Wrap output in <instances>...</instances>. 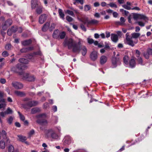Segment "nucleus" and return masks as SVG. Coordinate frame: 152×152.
Returning a JSON list of instances; mask_svg holds the SVG:
<instances>
[{
    "instance_id": "obj_58",
    "label": "nucleus",
    "mask_w": 152,
    "mask_h": 152,
    "mask_svg": "<svg viewBox=\"0 0 152 152\" xmlns=\"http://www.w3.org/2000/svg\"><path fill=\"white\" fill-rule=\"evenodd\" d=\"M6 114H7V113H6V112L5 111V112H1L0 113L2 117H4V116L6 115Z\"/></svg>"
},
{
    "instance_id": "obj_3",
    "label": "nucleus",
    "mask_w": 152,
    "mask_h": 152,
    "mask_svg": "<svg viewBox=\"0 0 152 152\" xmlns=\"http://www.w3.org/2000/svg\"><path fill=\"white\" fill-rule=\"evenodd\" d=\"M79 20L85 24H86L88 26L89 25H95L97 24L99 21L95 19H92L91 20H88V18H82L81 19H80Z\"/></svg>"
},
{
    "instance_id": "obj_45",
    "label": "nucleus",
    "mask_w": 152,
    "mask_h": 152,
    "mask_svg": "<svg viewBox=\"0 0 152 152\" xmlns=\"http://www.w3.org/2000/svg\"><path fill=\"white\" fill-rule=\"evenodd\" d=\"M139 25L143 27L145 26V24L142 21H137L136 22Z\"/></svg>"
},
{
    "instance_id": "obj_26",
    "label": "nucleus",
    "mask_w": 152,
    "mask_h": 152,
    "mask_svg": "<svg viewBox=\"0 0 152 152\" xmlns=\"http://www.w3.org/2000/svg\"><path fill=\"white\" fill-rule=\"evenodd\" d=\"M129 59V57L126 56H125L123 58L124 62L125 65L127 66H128L129 65V62L128 61Z\"/></svg>"
},
{
    "instance_id": "obj_11",
    "label": "nucleus",
    "mask_w": 152,
    "mask_h": 152,
    "mask_svg": "<svg viewBox=\"0 0 152 152\" xmlns=\"http://www.w3.org/2000/svg\"><path fill=\"white\" fill-rule=\"evenodd\" d=\"M12 23V20L10 19H9L6 21L5 23L2 26V27L4 30H5L7 28V27L10 26Z\"/></svg>"
},
{
    "instance_id": "obj_2",
    "label": "nucleus",
    "mask_w": 152,
    "mask_h": 152,
    "mask_svg": "<svg viewBox=\"0 0 152 152\" xmlns=\"http://www.w3.org/2000/svg\"><path fill=\"white\" fill-rule=\"evenodd\" d=\"M45 135L47 137L51 138L52 140H57L58 137L57 134L52 129L47 130Z\"/></svg>"
},
{
    "instance_id": "obj_30",
    "label": "nucleus",
    "mask_w": 152,
    "mask_h": 152,
    "mask_svg": "<svg viewBox=\"0 0 152 152\" xmlns=\"http://www.w3.org/2000/svg\"><path fill=\"white\" fill-rule=\"evenodd\" d=\"M20 74L22 75L24 79H27L29 77V74L27 73L21 72Z\"/></svg>"
},
{
    "instance_id": "obj_14",
    "label": "nucleus",
    "mask_w": 152,
    "mask_h": 152,
    "mask_svg": "<svg viewBox=\"0 0 152 152\" xmlns=\"http://www.w3.org/2000/svg\"><path fill=\"white\" fill-rule=\"evenodd\" d=\"M91 59L93 61H95L98 58L97 52L96 51H93L91 53L90 56Z\"/></svg>"
},
{
    "instance_id": "obj_36",
    "label": "nucleus",
    "mask_w": 152,
    "mask_h": 152,
    "mask_svg": "<svg viewBox=\"0 0 152 152\" xmlns=\"http://www.w3.org/2000/svg\"><path fill=\"white\" fill-rule=\"evenodd\" d=\"M40 111V109L38 108H33L31 110V113L32 114H34L36 113L39 112Z\"/></svg>"
},
{
    "instance_id": "obj_24",
    "label": "nucleus",
    "mask_w": 152,
    "mask_h": 152,
    "mask_svg": "<svg viewBox=\"0 0 152 152\" xmlns=\"http://www.w3.org/2000/svg\"><path fill=\"white\" fill-rule=\"evenodd\" d=\"M33 47H29L27 48H24L20 50L21 52L26 53L29 51L32 50H33Z\"/></svg>"
},
{
    "instance_id": "obj_15",
    "label": "nucleus",
    "mask_w": 152,
    "mask_h": 152,
    "mask_svg": "<svg viewBox=\"0 0 152 152\" xmlns=\"http://www.w3.org/2000/svg\"><path fill=\"white\" fill-rule=\"evenodd\" d=\"M136 65L135 60L133 59H131L129 62L128 66L130 68H134Z\"/></svg>"
},
{
    "instance_id": "obj_47",
    "label": "nucleus",
    "mask_w": 152,
    "mask_h": 152,
    "mask_svg": "<svg viewBox=\"0 0 152 152\" xmlns=\"http://www.w3.org/2000/svg\"><path fill=\"white\" fill-rule=\"evenodd\" d=\"M13 120V118L12 116H10L7 120V121L8 123L10 124H12V121Z\"/></svg>"
},
{
    "instance_id": "obj_46",
    "label": "nucleus",
    "mask_w": 152,
    "mask_h": 152,
    "mask_svg": "<svg viewBox=\"0 0 152 152\" xmlns=\"http://www.w3.org/2000/svg\"><path fill=\"white\" fill-rule=\"evenodd\" d=\"M122 7L124 8L127 10H129L131 9V7L126 4L123 5H122Z\"/></svg>"
},
{
    "instance_id": "obj_29",
    "label": "nucleus",
    "mask_w": 152,
    "mask_h": 152,
    "mask_svg": "<svg viewBox=\"0 0 152 152\" xmlns=\"http://www.w3.org/2000/svg\"><path fill=\"white\" fill-rule=\"evenodd\" d=\"M42 7L41 5L37 7L36 12L37 13L39 14H41L42 11Z\"/></svg>"
},
{
    "instance_id": "obj_18",
    "label": "nucleus",
    "mask_w": 152,
    "mask_h": 152,
    "mask_svg": "<svg viewBox=\"0 0 152 152\" xmlns=\"http://www.w3.org/2000/svg\"><path fill=\"white\" fill-rule=\"evenodd\" d=\"M111 39L112 41L114 42H116L118 40L117 35L114 34H111Z\"/></svg>"
},
{
    "instance_id": "obj_64",
    "label": "nucleus",
    "mask_w": 152,
    "mask_h": 152,
    "mask_svg": "<svg viewBox=\"0 0 152 152\" xmlns=\"http://www.w3.org/2000/svg\"><path fill=\"white\" fill-rule=\"evenodd\" d=\"M100 5L99 3L98 2H96L94 3V6L95 7H98Z\"/></svg>"
},
{
    "instance_id": "obj_41",
    "label": "nucleus",
    "mask_w": 152,
    "mask_h": 152,
    "mask_svg": "<svg viewBox=\"0 0 152 152\" xmlns=\"http://www.w3.org/2000/svg\"><path fill=\"white\" fill-rule=\"evenodd\" d=\"M5 112L7 114H11L13 113L12 110L10 107L8 108Z\"/></svg>"
},
{
    "instance_id": "obj_55",
    "label": "nucleus",
    "mask_w": 152,
    "mask_h": 152,
    "mask_svg": "<svg viewBox=\"0 0 152 152\" xmlns=\"http://www.w3.org/2000/svg\"><path fill=\"white\" fill-rule=\"evenodd\" d=\"M80 27L83 30L85 31H86V28L85 27V26L83 24H81Z\"/></svg>"
},
{
    "instance_id": "obj_27",
    "label": "nucleus",
    "mask_w": 152,
    "mask_h": 152,
    "mask_svg": "<svg viewBox=\"0 0 152 152\" xmlns=\"http://www.w3.org/2000/svg\"><path fill=\"white\" fill-rule=\"evenodd\" d=\"M19 61L22 64H27L29 62V61L27 59L23 58H20L19 60Z\"/></svg>"
},
{
    "instance_id": "obj_51",
    "label": "nucleus",
    "mask_w": 152,
    "mask_h": 152,
    "mask_svg": "<svg viewBox=\"0 0 152 152\" xmlns=\"http://www.w3.org/2000/svg\"><path fill=\"white\" fill-rule=\"evenodd\" d=\"M66 20L69 22H71L73 20V18L69 16H67L66 17Z\"/></svg>"
},
{
    "instance_id": "obj_54",
    "label": "nucleus",
    "mask_w": 152,
    "mask_h": 152,
    "mask_svg": "<svg viewBox=\"0 0 152 152\" xmlns=\"http://www.w3.org/2000/svg\"><path fill=\"white\" fill-rule=\"evenodd\" d=\"M120 20L121 21V24H123L125 22V20L124 19V17H121L120 18Z\"/></svg>"
},
{
    "instance_id": "obj_20",
    "label": "nucleus",
    "mask_w": 152,
    "mask_h": 152,
    "mask_svg": "<svg viewBox=\"0 0 152 152\" xmlns=\"http://www.w3.org/2000/svg\"><path fill=\"white\" fill-rule=\"evenodd\" d=\"M50 26L49 23H46L43 26L42 28V30L43 31L45 32L47 31Z\"/></svg>"
},
{
    "instance_id": "obj_48",
    "label": "nucleus",
    "mask_w": 152,
    "mask_h": 152,
    "mask_svg": "<svg viewBox=\"0 0 152 152\" xmlns=\"http://www.w3.org/2000/svg\"><path fill=\"white\" fill-rule=\"evenodd\" d=\"M11 47L10 44H8L5 46V49L7 50H9L11 48Z\"/></svg>"
},
{
    "instance_id": "obj_9",
    "label": "nucleus",
    "mask_w": 152,
    "mask_h": 152,
    "mask_svg": "<svg viewBox=\"0 0 152 152\" xmlns=\"http://www.w3.org/2000/svg\"><path fill=\"white\" fill-rule=\"evenodd\" d=\"M143 55L144 57L146 59H148L149 56L152 55V49L148 48L146 52L144 53Z\"/></svg>"
},
{
    "instance_id": "obj_10",
    "label": "nucleus",
    "mask_w": 152,
    "mask_h": 152,
    "mask_svg": "<svg viewBox=\"0 0 152 152\" xmlns=\"http://www.w3.org/2000/svg\"><path fill=\"white\" fill-rule=\"evenodd\" d=\"M42 53L40 51L38 52H34L33 53H31L26 56V58L29 59H32L34 57L35 55H41Z\"/></svg>"
},
{
    "instance_id": "obj_52",
    "label": "nucleus",
    "mask_w": 152,
    "mask_h": 152,
    "mask_svg": "<svg viewBox=\"0 0 152 152\" xmlns=\"http://www.w3.org/2000/svg\"><path fill=\"white\" fill-rule=\"evenodd\" d=\"M88 42L89 44H91L94 42V40L90 38H88L87 39Z\"/></svg>"
},
{
    "instance_id": "obj_28",
    "label": "nucleus",
    "mask_w": 152,
    "mask_h": 152,
    "mask_svg": "<svg viewBox=\"0 0 152 152\" xmlns=\"http://www.w3.org/2000/svg\"><path fill=\"white\" fill-rule=\"evenodd\" d=\"M17 136L19 138V140L22 142H24L27 139L26 137L22 135H18Z\"/></svg>"
},
{
    "instance_id": "obj_23",
    "label": "nucleus",
    "mask_w": 152,
    "mask_h": 152,
    "mask_svg": "<svg viewBox=\"0 0 152 152\" xmlns=\"http://www.w3.org/2000/svg\"><path fill=\"white\" fill-rule=\"evenodd\" d=\"M31 39L25 40L22 42V44L24 46H27L31 44Z\"/></svg>"
},
{
    "instance_id": "obj_4",
    "label": "nucleus",
    "mask_w": 152,
    "mask_h": 152,
    "mask_svg": "<svg viewBox=\"0 0 152 152\" xmlns=\"http://www.w3.org/2000/svg\"><path fill=\"white\" fill-rule=\"evenodd\" d=\"M46 116V115L45 113H43L37 115V118L39 119L37 120V122L41 125H46L47 124V121L46 120L40 119L41 118H45Z\"/></svg>"
},
{
    "instance_id": "obj_59",
    "label": "nucleus",
    "mask_w": 152,
    "mask_h": 152,
    "mask_svg": "<svg viewBox=\"0 0 152 152\" xmlns=\"http://www.w3.org/2000/svg\"><path fill=\"white\" fill-rule=\"evenodd\" d=\"M139 14H136L134 15V18L135 19H138V17L139 16Z\"/></svg>"
},
{
    "instance_id": "obj_5",
    "label": "nucleus",
    "mask_w": 152,
    "mask_h": 152,
    "mask_svg": "<svg viewBox=\"0 0 152 152\" xmlns=\"http://www.w3.org/2000/svg\"><path fill=\"white\" fill-rule=\"evenodd\" d=\"M26 66L22 64H18L15 67H13L12 68V71L13 72L20 73L19 71H21L26 68Z\"/></svg>"
},
{
    "instance_id": "obj_62",
    "label": "nucleus",
    "mask_w": 152,
    "mask_h": 152,
    "mask_svg": "<svg viewBox=\"0 0 152 152\" xmlns=\"http://www.w3.org/2000/svg\"><path fill=\"white\" fill-rule=\"evenodd\" d=\"M94 16L95 17L97 18H99L100 17V15L98 13H96L94 14Z\"/></svg>"
},
{
    "instance_id": "obj_40",
    "label": "nucleus",
    "mask_w": 152,
    "mask_h": 152,
    "mask_svg": "<svg viewBox=\"0 0 152 152\" xmlns=\"http://www.w3.org/2000/svg\"><path fill=\"white\" fill-rule=\"evenodd\" d=\"M91 7L90 5H86L84 6V10L87 11L90 10Z\"/></svg>"
},
{
    "instance_id": "obj_13",
    "label": "nucleus",
    "mask_w": 152,
    "mask_h": 152,
    "mask_svg": "<svg viewBox=\"0 0 152 152\" xmlns=\"http://www.w3.org/2000/svg\"><path fill=\"white\" fill-rule=\"evenodd\" d=\"M17 31V27L12 26L10 28L8 29L7 33L8 35H11L13 33Z\"/></svg>"
},
{
    "instance_id": "obj_1",
    "label": "nucleus",
    "mask_w": 152,
    "mask_h": 152,
    "mask_svg": "<svg viewBox=\"0 0 152 152\" xmlns=\"http://www.w3.org/2000/svg\"><path fill=\"white\" fill-rule=\"evenodd\" d=\"M81 42L80 39L78 42H76L72 38H69L65 39L63 44L65 46H67L69 49H72L74 53H79L81 50L82 55L84 56L87 53V48L85 46L81 45Z\"/></svg>"
},
{
    "instance_id": "obj_61",
    "label": "nucleus",
    "mask_w": 152,
    "mask_h": 152,
    "mask_svg": "<svg viewBox=\"0 0 152 152\" xmlns=\"http://www.w3.org/2000/svg\"><path fill=\"white\" fill-rule=\"evenodd\" d=\"M113 15L114 17L116 18L117 17L118 14L116 12H113Z\"/></svg>"
},
{
    "instance_id": "obj_44",
    "label": "nucleus",
    "mask_w": 152,
    "mask_h": 152,
    "mask_svg": "<svg viewBox=\"0 0 152 152\" xmlns=\"http://www.w3.org/2000/svg\"><path fill=\"white\" fill-rule=\"evenodd\" d=\"M107 5H109L111 7H114L115 8H117V5L113 3H110L109 4H107Z\"/></svg>"
},
{
    "instance_id": "obj_8",
    "label": "nucleus",
    "mask_w": 152,
    "mask_h": 152,
    "mask_svg": "<svg viewBox=\"0 0 152 152\" xmlns=\"http://www.w3.org/2000/svg\"><path fill=\"white\" fill-rule=\"evenodd\" d=\"M39 1L38 0H32L31 1V7L32 9H34L40 5Z\"/></svg>"
},
{
    "instance_id": "obj_38",
    "label": "nucleus",
    "mask_w": 152,
    "mask_h": 152,
    "mask_svg": "<svg viewBox=\"0 0 152 152\" xmlns=\"http://www.w3.org/2000/svg\"><path fill=\"white\" fill-rule=\"evenodd\" d=\"M1 134L3 138L4 139H6L7 138V133L5 131L2 130L1 132Z\"/></svg>"
},
{
    "instance_id": "obj_31",
    "label": "nucleus",
    "mask_w": 152,
    "mask_h": 152,
    "mask_svg": "<svg viewBox=\"0 0 152 152\" xmlns=\"http://www.w3.org/2000/svg\"><path fill=\"white\" fill-rule=\"evenodd\" d=\"M138 19L148 20V19L145 15L142 14H139V15L138 17Z\"/></svg>"
},
{
    "instance_id": "obj_39",
    "label": "nucleus",
    "mask_w": 152,
    "mask_h": 152,
    "mask_svg": "<svg viewBox=\"0 0 152 152\" xmlns=\"http://www.w3.org/2000/svg\"><path fill=\"white\" fill-rule=\"evenodd\" d=\"M35 79V77L34 76H29L27 80L29 81H34Z\"/></svg>"
},
{
    "instance_id": "obj_60",
    "label": "nucleus",
    "mask_w": 152,
    "mask_h": 152,
    "mask_svg": "<svg viewBox=\"0 0 152 152\" xmlns=\"http://www.w3.org/2000/svg\"><path fill=\"white\" fill-rule=\"evenodd\" d=\"M106 35V37L107 38H109L110 36V32L108 31H106L105 33Z\"/></svg>"
},
{
    "instance_id": "obj_25",
    "label": "nucleus",
    "mask_w": 152,
    "mask_h": 152,
    "mask_svg": "<svg viewBox=\"0 0 152 152\" xmlns=\"http://www.w3.org/2000/svg\"><path fill=\"white\" fill-rule=\"evenodd\" d=\"M15 94L16 95L22 97L25 95V93L23 92L20 91H15L14 92Z\"/></svg>"
},
{
    "instance_id": "obj_19",
    "label": "nucleus",
    "mask_w": 152,
    "mask_h": 152,
    "mask_svg": "<svg viewBox=\"0 0 152 152\" xmlns=\"http://www.w3.org/2000/svg\"><path fill=\"white\" fill-rule=\"evenodd\" d=\"M107 60V58L106 56H102L100 58V63L103 64L105 63Z\"/></svg>"
},
{
    "instance_id": "obj_50",
    "label": "nucleus",
    "mask_w": 152,
    "mask_h": 152,
    "mask_svg": "<svg viewBox=\"0 0 152 152\" xmlns=\"http://www.w3.org/2000/svg\"><path fill=\"white\" fill-rule=\"evenodd\" d=\"M56 25L54 23H52L50 27L49 28V30L50 31H52L55 27Z\"/></svg>"
},
{
    "instance_id": "obj_34",
    "label": "nucleus",
    "mask_w": 152,
    "mask_h": 152,
    "mask_svg": "<svg viewBox=\"0 0 152 152\" xmlns=\"http://www.w3.org/2000/svg\"><path fill=\"white\" fill-rule=\"evenodd\" d=\"M66 35V33L64 31H60V35L59 38L61 39H64Z\"/></svg>"
},
{
    "instance_id": "obj_37",
    "label": "nucleus",
    "mask_w": 152,
    "mask_h": 152,
    "mask_svg": "<svg viewBox=\"0 0 152 152\" xmlns=\"http://www.w3.org/2000/svg\"><path fill=\"white\" fill-rule=\"evenodd\" d=\"M0 147L1 149H4L5 147V143L3 140L0 141Z\"/></svg>"
},
{
    "instance_id": "obj_6",
    "label": "nucleus",
    "mask_w": 152,
    "mask_h": 152,
    "mask_svg": "<svg viewBox=\"0 0 152 152\" xmlns=\"http://www.w3.org/2000/svg\"><path fill=\"white\" fill-rule=\"evenodd\" d=\"M111 67L114 68L118 65H119L121 63V61L119 57H113L111 60Z\"/></svg>"
},
{
    "instance_id": "obj_35",
    "label": "nucleus",
    "mask_w": 152,
    "mask_h": 152,
    "mask_svg": "<svg viewBox=\"0 0 152 152\" xmlns=\"http://www.w3.org/2000/svg\"><path fill=\"white\" fill-rule=\"evenodd\" d=\"M138 58L137 59V62L138 64L141 65H143L145 64V63L143 62L142 59L140 57H138Z\"/></svg>"
},
{
    "instance_id": "obj_49",
    "label": "nucleus",
    "mask_w": 152,
    "mask_h": 152,
    "mask_svg": "<svg viewBox=\"0 0 152 152\" xmlns=\"http://www.w3.org/2000/svg\"><path fill=\"white\" fill-rule=\"evenodd\" d=\"M2 56L4 57H6L9 55L7 51H4L2 53Z\"/></svg>"
},
{
    "instance_id": "obj_42",
    "label": "nucleus",
    "mask_w": 152,
    "mask_h": 152,
    "mask_svg": "<svg viewBox=\"0 0 152 152\" xmlns=\"http://www.w3.org/2000/svg\"><path fill=\"white\" fill-rule=\"evenodd\" d=\"M66 12L69 15H70L73 17L75 16V15L72 11H70L69 10H67L66 11Z\"/></svg>"
},
{
    "instance_id": "obj_22",
    "label": "nucleus",
    "mask_w": 152,
    "mask_h": 152,
    "mask_svg": "<svg viewBox=\"0 0 152 152\" xmlns=\"http://www.w3.org/2000/svg\"><path fill=\"white\" fill-rule=\"evenodd\" d=\"M8 152H19L18 150L14 149V148L12 145H10L8 147Z\"/></svg>"
},
{
    "instance_id": "obj_32",
    "label": "nucleus",
    "mask_w": 152,
    "mask_h": 152,
    "mask_svg": "<svg viewBox=\"0 0 152 152\" xmlns=\"http://www.w3.org/2000/svg\"><path fill=\"white\" fill-rule=\"evenodd\" d=\"M58 12L60 18L64 20V15L62 11V10L60 9H59Z\"/></svg>"
},
{
    "instance_id": "obj_33",
    "label": "nucleus",
    "mask_w": 152,
    "mask_h": 152,
    "mask_svg": "<svg viewBox=\"0 0 152 152\" xmlns=\"http://www.w3.org/2000/svg\"><path fill=\"white\" fill-rule=\"evenodd\" d=\"M131 35L132 38L136 39L138 38L140 36V34L139 33L134 32L132 33Z\"/></svg>"
},
{
    "instance_id": "obj_17",
    "label": "nucleus",
    "mask_w": 152,
    "mask_h": 152,
    "mask_svg": "<svg viewBox=\"0 0 152 152\" xmlns=\"http://www.w3.org/2000/svg\"><path fill=\"white\" fill-rule=\"evenodd\" d=\"M60 35V31L58 29L54 31L53 34V37L54 38L56 39L59 38Z\"/></svg>"
},
{
    "instance_id": "obj_12",
    "label": "nucleus",
    "mask_w": 152,
    "mask_h": 152,
    "mask_svg": "<svg viewBox=\"0 0 152 152\" xmlns=\"http://www.w3.org/2000/svg\"><path fill=\"white\" fill-rule=\"evenodd\" d=\"M132 37L126 38L124 41L125 43L132 46H134V44L132 39Z\"/></svg>"
},
{
    "instance_id": "obj_16",
    "label": "nucleus",
    "mask_w": 152,
    "mask_h": 152,
    "mask_svg": "<svg viewBox=\"0 0 152 152\" xmlns=\"http://www.w3.org/2000/svg\"><path fill=\"white\" fill-rule=\"evenodd\" d=\"M46 19V15L43 14L41 15L39 19V22L40 24H42Z\"/></svg>"
},
{
    "instance_id": "obj_63",
    "label": "nucleus",
    "mask_w": 152,
    "mask_h": 152,
    "mask_svg": "<svg viewBox=\"0 0 152 152\" xmlns=\"http://www.w3.org/2000/svg\"><path fill=\"white\" fill-rule=\"evenodd\" d=\"M5 103H1L0 104V109L1 108L4 107L6 106Z\"/></svg>"
},
{
    "instance_id": "obj_7",
    "label": "nucleus",
    "mask_w": 152,
    "mask_h": 152,
    "mask_svg": "<svg viewBox=\"0 0 152 152\" xmlns=\"http://www.w3.org/2000/svg\"><path fill=\"white\" fill-rule=\"evenodd\" d=\"M12 86L16 89H21L23 87L22 84L17 82H13L12 83Z\"/></svg>"
},
{
    "instance_id": "obj_53",
    "label": "nucleus",
    "mask_w": 152,
    "mask_h": 152,
    "mask_svg": "<svg viewBox=\"0 0 152 152\" xmlns=\"http://www.w3.org/2000/svg\"><path fill=\"white\" fill-rule=\"evenodd\" d=\"M6 82V80L4 78H1L0 79V83L1 84H4Z\"/></svg>"
},
{
    "instance_id": "obj_43",
    "label": "nucleus",
    "mask_w": 152,
    "mask_h": 152,
    "mask_svg": "<svg viewBox=\"0 0 152 152\" xmlns=\"http://www.w3.org/2000/svg\"><path fill=\"white\" fill-rule=\"evenodd\" d=\"M18 113L19 114L20 120L24 121L25 119L24 116L22 115L19 112H18Z\"/></svg>"
},
{
    "instance_id": "obj_21",
    "label": "nucleus",
    "mask_w": 152,
    "mask_h": 152,
    "mask_svg": "<svg viewBox=\"0 0 152 152\" xmlns=\"http://www.w3.org/2000/svg\"><path fill=\"white\" fill-rule=\"evenodd\" d=\"M38 104V102L36 101H29L27 104V105L29 107H32L33 106L36 105Z\"/></svg>"
},
{
    "instance_id": "obj_57",
    "label": "nucleus",
    "mask_w": 152,
    "mask_h": 152,
    "mask_svg": "<svg viewBox=\"0 0 152 152\" xmlns=\"http://www.w3.org/2000/svg\"><path fill=\"white\" fill-rule=\"evenodd\" d=\"M101 5L102 7H104L105 6H106L107 7H108L107 6L108 5H107H107L106 3L104 2H102L101 3Z\"/></svg>"
},
{
    "instance_id": "obj_56",
    "label": "nucleus",
    "mask_w": 152,
    "mask_h": 152,
    "mask_svg": "<svg viewBox=\"0 0 152 152\" xmlns=\"http://www.w3.org/2000/svg\"><path fill=\"white\" fill-rule=\"evenodd\" d=\"M17 31H18L19 33H21L22 31V29L21 27L18 28L17 27Z\"/></svg>"
}]
</instances>
